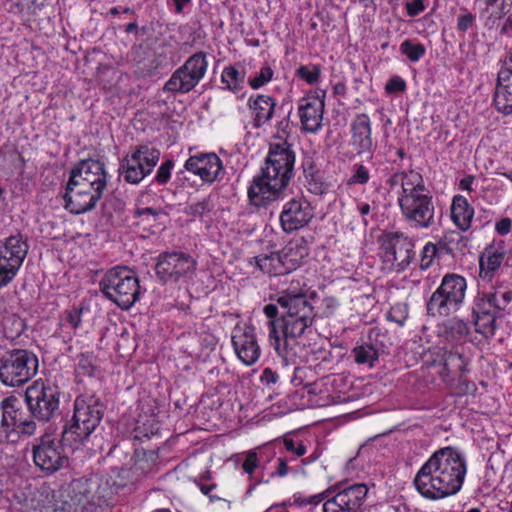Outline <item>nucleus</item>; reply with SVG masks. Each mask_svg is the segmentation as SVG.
Listing matches in <instances>:
<instances>
[{"instance_id":"nucleus-58","label":"nucleus","mask_w":512,"mask_h":512,"mask_svg":"<svg viewBox=\"0 0 512 512\" xmlns=\"http://www.w3.org/2000/svg\"><path fill=\"white\" fill-rule=\"evenodd\" d=\"M512 221L510 218H502L496 224V231L499 235H506L510 232Z\"/></svg>"},{"instance_id":"nucleus-13","label":"nucleus","mask_w":512,"mask_h":512,"mask_svg":"<svg viewBox=\"0 0 512 512\" xmlns=\"http://www.w3.org/2000/svg\"><path fill=\"white\" fill-rule=\"evenodd\" d=\"M196 261L184 252H163L155 265L156 276L162 283L178 282L196 270Z\"/></svg>"},{"instance_id":"nucleus-38","label":"nucleus","mask_w":512,"mask_h":512,"mask_svg":"<svg viewBox=\"0 0 512 512\" xmlns=\"http://www.w3.org/2000/svg\"><path fill=\"white\" fill-rule=\"evenodd\" d=\"M487 9L495 7L496 10L491 13L488 20H499L508 14L512 9V0H486Z\"/></svg>"},{"instance_id":"nucleus-16","label":"nucleus","mask_w":512,"mask_h":512,"mask_svg":"<svg viewBox=\"0 0 512 512\" xmlns=\"http://www.w3.org/2000/svg\"><path fill=\"white\" fill-rule=\"evenodd\" d=\"M94 187L69 180L64 195L65 208L76 215L93 210L104 193Z\"/></svg>"},{"instance_id":"nucleus-29","label":"nucleus","mask_w":512,"mask_h":512,"mask_svg":"<svg viewBox=\"0 0 512 512\" xmlns=\"http://www.w3.org/2000/svg\"><path fill=\"white\" fill-rule=\"evenodd\" d=\"M249 107L255 113V121L257 125L268 122L274 113L275 101L267 95H258L255 99H249Z\"/></svg>"},{"instance_id":"nucleus-25","label":"nucleus","mask_w":512,"mask_h":512,"mask_svg":"<svg viewBox=\"0 0 512 512\" xmlns=\"http://www.w3.org/2000/svg\"><path fill=\"white\" fill-rule=\"evenodd\" d=\"M371 121L367 114H357L351 123V144L358 154L371 153L374 147Z\"/></svg>"},{"instance_id":"nucleus-60","label":"nucleus","mask_w":512,"mask_h":512,"mask_svg":"<svg viewBox=\"0 0 512 512\" xmlns=\"http://www.w3.org/2000/svg\"><path fill=\"white\" fill-rule=\"evenodd\" d=\"M329 493H330V491L326 490L325 492H322V493H319V494H316V495H312V496L308 497L306 500H304L303 503L311 504V505H316V504L320 503L321 501H323L325 499L326 500L329 499L328 498Z\"/></svg>"},{"instance_id":"nucleus-32","label":"nucleus","mask_w":512,"mask_h":512,"mask_svg":"<svg viewBox=\"0 0 512 512\" xmlns=\"http://www.w3.org/2000/svg\"><path fill=\"white\" fill-rule=\"evenodd\" d=\"M504 253L495 251L493 248H488L481 255L479 260L480 277H491L492 274L500 267Z\"/></svg>"},{"instance_id":"nucleus-42","label":"nucleus","mask_w":512,"mask_h":512,"mask_svg":"<svg viewBox=\"0 0 512 512\" xmlns=\"http://www.w3.org/2000/svg\"><path fill=\"white\" fill-rule=\"evenodd\" d=\"M438 248L434 243H427L421 253V260H420V268L422 270L428 269L432 262L434 257L437 255Z\"/></svg>"},{"instance_id":"nucleus-57","label":"nucleus","mask_w":512,"mask_h":512,"mask_svg":"<svg viewBox=\"0 0 512 512\" xmlns=\"http://www.w3.org/2000/svg\"><path fill=\"white\" fill-rule=\"evenodd\" d=\"M195 482L198 484L201 492L204 495L208 496L211 502H214L217 500H222L221 497L211 494V491L216 488V484L207 485V484L200 483L199 481H195Z\"/></svg>"},{"instance_id":"nucleus-35","label":"nucleus","mask_w":512,"mask_h":512,"mask_svg":"<svg viewBox=\"0 0 512 512\" xmlns=\"http://www.w3.org/2000/svg\"><path fill=\"white\" fill-rule=\"evenodd\" d=\"M354 360L357 364H368L370 367L378 359V352L372 345H360L352 349Z\"/></svg>"},{"instance_id":"nucleus-56","label":"nucleus","mask_w":512,"mask_h":512,"mask_svg":"<svg viewBox=\"0 0 512 512\" xmlns=\"http://www.w3.org/2000/svg\"><path fill=\"white\" fill-rule=\"evenodd\" d=\"M278 380V374L271 368H265L260 376L262 384L271 385L275 384Z\"/></svg>"},{"instance_id":"nucleus-4","label":"nucleus","mask_w":512,"mask_h":512,"mask_svg":"<svg viewBox=\"0 0 512 512\" xmlns=\"http://www.w3.org/2000/svg\"><path fill=\"white\" fill-rule=\"evenodd\" d=\"M104 409L103 403L95 395L78 396L74 401L73 423L64 426L62 441L65 444L83 442L99 426Z\"/></svg>"},{"instance_id":"nucleus-19","label":"nucleus","mask_w":512,"mask_h":512,"mask_svg":"<svg viewBox=\"0 0 512 512\" xmlns=\"http://www.w3.org/2000/svg\"><path fill=\"white\" fill-rule=\"evenodd\" d=\"M70 181L95 186L96 190L105 191L107 188V173L104 163L99 160H82L70 173Z\"/></svg>"},{"instance_id":"nucleus-50","label":"nucleus","mask_w":512,"mask_h":512,"mask_svg":"<svg viewBox=\"0 0 512 512\" xmlns=\"http://www.w3.org/2000/svg\"><path fill=\"white\" fill-rule=\"evenodd\" d=\"M210 210L211 206L208 199H204L189 206V214L193 216H202Z\"/></svg>"},{"instance_id":"nucleus-2","label":"nucleus","mask_w":512,"mask_h":512,"mask_svg":"<svg viewBox=\"0 0 512 512\" xmlns=\"http://www.w3.org/2000/svg\"><path fill=\"white\" fill-rule=\"evenodd\" d=\"M466 465L462 456L451 447L436 451L414 478L417 491L431 500L456 494L462 487Z\"/></svg>"},{"instance_id":"nucleus-34","label":"nucleus","mask_w":512,"mask_h":512,"mask_svg":"<svg viewBox=\"0 0 512 512\" xmlns=\"http://www.w3.org/2000/svg\"><path fill=\"white\" fill-rule=\"evenodd\" d=\"M493 102L499 113L503 115L512 114V90L496 85Z\"/></svg>"},{"instance_id":"nucleus-7","label":"nucleus","mask_w":512,"mask_h":512,"mask_svg":"<svg viewBox=\"0 0 512 512\" xmlns=\"http://www.w3.org/2000/svg\"><path fill=\"white\" fill-rule=\"evenodd\" d=\"M466 289L467 282L463 276L447 273L426 303L427 314L447 317L454 313L464 302Z\"/></svg>"},{"instance_id":"nucleus-11","label":"nucleus","mask_w":512,"mask_h":512,"mask_svg":"<svg viewBox=\"0 0 512 512\" xmlns=\"http://www.w3.org/2000/svg\"><path fill=\"white\" fill-rule=\"evenodd\" d=\"M414 243L401 232L384 234L381 243V257L385 268L390 271L402 272L414 257Z\"/></svg>"},{"instance_id":"nucleus-24","label":"nucleus","mask_w":512,"mask_h":512,"mask_svg":"<svg viewBox=\"0 0 512 512\" xmlns=\"http://www.w3.org/2000/svg\"><path fill=\"white\" fill-rule=\"evenodd\" d=\"M232 344L238 358L245 365L254 364L260 356V347L257 344L254 330L246 328L243 331H238L232 336Z\"/></svg>"},{"instance_id":"nucleus-17","label":"nucleus","mask_w":512,"mask_h":512,"mask_svg":"<svg viewBox=\"0 0 512 512\" xmlns=\"http://www.w3.org/2000/svg\"><path fill=\"white\" fill-rule=\"evenodd\" d=\"M367 493L365 484L346 487L324 502L323 512H362Z\"/></svg>"},{"instance_id":"nucleus-9","label":"nucleus","mask_w":512,"mask_h":512,"mask_svg":"<svg viewBox=\"0 0 512 512\" xmlns=\"http://www.w3.org/2000/svg\"><path fill=\"white\" fill-rule=\"evenodd\" d=\"M401 212L411 227L427 229L435 225L432 195L423 181L406 195L398 197Z\"/></svg>"},{"instance_id":"nucleus-37","label":"nucleus","mask_w":512,"mask_h":512,"mask_svg":"<svg viewBox=\"0 0 512 512\" xmlns=\"http://www.w3.org/2000/svg\"><path fill=\"white\" fill-rule=\"evenodd\" d=\"M244 80V73L234 66H226L221 73V82L226 89L235 91Z\"/></svg>"},{"instance_id":"nucleus-1","label":"nucleus","mask_w":512,"mask_h":512,"mask_svg":"<svg viewBox=\"0 0 512 512\" xmlns=\"http://www.w3.org/2000/svg\"><path fill=\"white\" fill-rule=\"evenodd\" d=\"M277 303L284 310L278 318V307L267 304L263 308L264 314L269 318V341L276 352L281 355L287 348L290 340L302 336L314 322L315 312L305 294L301 291L287 290L277 298Z\"/></svg>"},{"instance_id":"nucleus-31","label":"nucleus","mask_w":512,"mask_h":512,"mask_svg":"<svg viewBox=\"0 0 512 512\" xmlns=\"http://www.w3.org/2000/svg\"><path fill=\"white\" fill-rule=\"evenodd\" d=\"M280 252L290 272L296 270L308 255L307 248L299 242H289Z\"/></svg>"},{"instance_id":"nucleus-30","label":"nucleus","mask_w":512,"mask_h":512,"mask_svg":"<svg viewBox=\"0 0 512 512\" xmlns=\"http://www.w3.org/2000/svg\"><path fill=\"white\" fill-rule=\"evenodd\" d=\"M440 357V361L443 366V370L440 374L443 377L458 375L464 371L466 361L460 353L456 351L443 350Z\"/></svg>"},{"instance_id":"nucleus-3","label":"nucleus","mask_w":512,"mask_h":512,"mask_svg":"<svg viewBox=\"0 0 512 512\" xmlns=\"http://www.w3.org/2000/svg\"><path fill=\"white\" fill-rule=\"evenodd\" d=\"M295 163V153L286 141L272 143L261 173L254 177L248 188L252 204L263 206L276 199L289 183Z\"/></svg>"},{"instance_id":"nucleus-62","label":"nucleus","mask_w":512,"mask_h":512,"mask_svg":"<svg viewBox=\"0 0 512 512\" xmlns=\"http://www.w3.org/2000/svg\"><path fill=\"white\" fill-rule=\"evenodd\" d=\"M184 64H206V56L202 52L195 53Z\"/></svg>"},{"instance_id":"nucleus-63","label":"nucleus","mask_w":512,"mask_h":512,"mask_svg":"<svg viewBox=\"0 0 512 512\" xmlns=\"http://www.w3.org/2000/svg\"><path fill=\"white\" fill-rule=\"evenodd\" d=\"M474 179H475V178H474V176H472V175H468V176L464 177V178L460 181V184H459L460 188H461L462 190H467V191H469V192H472V191H473V189H472V184H473V182H474Z\"/></svg>"},{"instance_id":"nucleus-36","label":"nucleus","mask_w":512,"mask_h":512,"mask_svg":"<svg viewBox=\"0 0 512 512\" xmlns=\"http://www.w3.org/2000/svg\"><path fill=\"white\" fill-rule=\"evenodd\" d=\"M121 488L112 477L101 478L96 490V496L99 500L108 501L116 495Z\"/></svg>"},{"instance_id":"nucleus-45","label":"nucleus","mask_w":512,"mask_h":512,"mask_svg":"<svg viewBox=\"0 0 512 512\" xmlns=\"http://www.w3.org/2000/svg\"><path fill=\"white\" fill-rule=\"evenodd\" d=\"M369 171L362 165L355 166V172L348 181V184H366L369 181Z\"/></svg>"},{"instance_id":"nucleus-43","label":"nucleus","mask_w":512,"mask_h":512,"mask_svg":"<svg viewBox=\"0 0 512 512\" xmlns=\"http://www.w3.org/2000/svg\"><path fill=\"white\" fill-rule=\"evenodd\" d=\"M273 71L269 66H264L260 72L253 78L249 79V84L252 88L258 89L271 80Z\"/></svg>"},{"instance_id":"nucleus-64","label":"nucleus","mask_w":512,"mask_h":512,"mask_svg":"<svg viewBox=\"0 0 512 512\" xmlns=\"http://www.w3.org/2000/svg\"><path fill=\"white\" fill-rule=\"evenodd\" d=\"M511 32H512V16H509L505 20V22H504V24H503V26L501 28V33L502 34H509Z\"/></svg>"},{"instance_id":"nucleus-44","label":"nucleus","mask_w":512,"mask_h":512,"mask_svg":"<svg viewBox=\"0 0 512 512\" xmlns=\"http://www.w3.org/2000/svg\"><path fill=\"white\" fill-rule=\"evenodd\" d=\"M173 165L174 163L172 160H166L164 163L161 164L155 176V181L158 184L163 185L169 181Z\"/></svg>"},{"instance_id":"nucleus-41","label":"nucleus","mask_w":512,"mask_h":512,"mask_svg":"<svg viewBox=\"0 0 512 512\" xmlns=\"http://www.w3.org/2000/svg\"><path fill=\"white\" fill-rule=\"evenodd\" d=\"M319 73L318 66H299L296 71V75L308 84L316 83L319 79Z\"/></svg>"},{"instance_id":"nucleus-53","label":"nucleus","mask_w":512,"mask_h":512,"mask_svg":"<svg viewBox=\"0 0 512 512\" xmlns=\"http://www.w3.org/2000/svg\"><path fill=\"white\" fill-rule=\"evenodd\" d=\"M285 448L297 456H303L306 453V447L303 443H299L297 446L293 439L285 438L284 439Z\"/></svg>"},{"instance_id":"nucleus-49","label":"nucleus","mask_w":512,"mask_h":512,"mask_svg":"<svg viewBox=\"0 0 512 512\" xmlns=\"http://www.w3.org/2000/svg\"><path fill=\"white\" fill-rule=\"evenodd\" d=\"M497 85L512 90V69L504 67L498 72Z\"/></svg>"},{"instance_id":"nucleus-15","label":"nucleus","mask_w":512,"mask_h":512,"mask_svg":"<svg viewBox=\"0 0 512 512\" xmlns=\"http://www.w3.org/2000/svg\"><path fill=\"white\" fill-rule=\"evenodd\" d=\"M1 425L11 431L24 435H33L36 431L35 417L26 411L21 401L15 396H9L2 400Z\"/></svg>"},{"instance_id":"nucleus-22","label":"nucleus","mask_w":512,"mask_h":512,"mask_svg":"<svg viewBox=\"0 0 512 512\" xmlns=\"http://www.w3.org/2000/svg\"><path fill=\"white\" fill-rule=\"evenodd\" d=\"M298 112L303 130L315 133L322 125L324 101L316 96L304 97L299 101Z\"/></svg>"},{"instance_id":"nucleus-40","label":"nucleus","mask_w":512,"mask_h":512,"mask_svg":"<svg viewBox=\"0 0 512 512\" xmlns=\"http://www.w3.org/2000/svg\"><path fill=\"white\" fill-rule=\"evenodd\" d=\"M401 51L410 61L416 62L425 54V47L420 43L406 40L401 44Z\"/></svg>"},{"instance_id":"nucleus-33","label":"nucleus","mask_w":512,"mask_h":512,"mask_svg":"<svg viewBox=\"0 0 512 512\" xmlns=\"http://www.w3.org/2000/svg\"><path fill=\"white\" fill-rule=\"evenodd\" d=\"M423 181L422 176L414 171L395 173L392 175L388 183L391 186L400 185L402 193L400 195L408 194L412 189H415Z\"/></svg>"},{"instance_id":"nucleus-51","label":"nucleus","mask_w":512,"mask_h":512,"mask_svg":"<svg viewBox=\"0 0 512 512\" xmlns=\"http://www.w3.org/2000/svg\"><path fill=\"white\" fill-rule=\"evenodd\" d=\"M76 371L80 376L92 377L96 375L98 369L95 366H93L88 360L81 359L78 363Z\"/></svg>"},{"instance_id":"nucleus-21","label":"nucleus","mask_w":512,"mask_h":512,"mask_svg":"<svg viewBox=\"0 0 512 512\" xmlns=\"http://www.w3.org/2000/svg\"><path fill=\"white\" fill-rule=\"evenodd\" d=\"M28 252L21 235H13L0 244V263L13 273L18 272Z\"/></svg>"},{"instance_id":"nucleus-27","label":"nucleus","mask_w":512,"mask_h":512,"mask_svg":"<svg viewBox=\"0 0 512 512\" xmlns=\"http://www.w3.org/2000/svg\"><path fill=\"white\" fill-rule=\"evenodd\" d=\"M473 215L474 209L467 199L456 195L451 205V217L456 226L462 231H467L471 227Z\"/></svg>"},{"instance_id":"nucleus-47","label":"nucleus","mask_w":512,"mask_h":512,"mask_svg":"<svg viewBox=\"0 0 512 512\" xmlns=\"http://www.w3.org/2000/svg\"><path fill=\"white\" fill-rule=\"evenodd\" d=\"M476 21V16L472 13L460 14L457 17V30L460 32H466L471 29Z\"/></svg>"},{"instance_id":"nucleus-54","label":"nucleus","mask_w":512,"mask_h":512,"mask_svg":"<svg viewBox=\"0 0 512 512\" xmlns=\"http://www.w3.org/2000/svg\"><path fill=\"white\" fill-rule=\"evenodd\" d=\"M81 314H82V309H78V308H74L68 312L66 319H67V322L71 325V327L73 329H76L80 326L81 321H82Z\"/></svg>"},{"instance_id":"nucleus-12","label":"nucleus","mask_w":512,"mask_h":512,"mask_svg":"<svg viewBox=\"0 0 512 512\" xmlns=\"http://www.w3.org/2000/svg\"><path fill=\"white\" fill-rule=\"evenodd\" d=\"M159 158L160 151L158 149L140 145L130 156L123 159L119 172L126 182L137 184L151 173Z\"/></svg>"},{"instance_id":"nucleus-55","label":"nucleus","mask_w":512,"mask_h":512,"mask_svg":"<svg viewBox=\"0 0 512 512\" xmlns=\"http://www.w3.org/2000/svg\"><path fill=\"white\" fill-rule=\"evenodd\" d=\"M444 241L448 244H451L452 242L456 241V249H460L462 247L466 246V241L464 237L455 231H452L444 236Z\"/></svg>"},{"instance_id":"nucleus-59","label":"nucleus","mask_w":512,"mask_h":512,"mask_svg":"<svg viewBox=\"0 0 512 512\" xmlns=\"http://www.w3.org/2000/svg\"><path fill=\"white\" fill-rule=\"evenodd\" d=\"M277 462H278V465H277L276 471L274 472L273 475H277L279 477L286 476L289 472L287 460L285 458L280 457L277 459Z\"/></svg>"},{"instance_id":"nucleus-39","label":"nucleus","mask_w":512,"mask_h":512,"mask_svg":"<svg viewBox=\"0 0 512 512\" xmlns=\"http://www.w3.org/2000/svg\"><path fill=\"white\" fill-rule=\"evenodd\" d=\"M446 332L449 333L453 338H461L469 334L470 328L467 322L458 319H450L446 325Z\"/></svg>"},{"instance_id":"nucleus-52","label":"nucleus","mask_w":512,"mask_h":512,"mask_svg":"<svg viewBox=\"0 0 512 512\" xmlns=\"http://www.w3.org/2000/svg\"><path fill=\"white\" fill-rule=\"evenodd\" d=\"M405 6L410 17H415L425 10L424 0L407 1Z\"/></svg>"},{"instance_id":"nucleus-48","label":"nucleus","mask_w":512,"mask_h":512,"mask_svg":"<svg viewBox=\"0 0 512 512\" xmlns=\"http://www.w3.org/2000/svg\"><path fill=\"white\" fill-rule=\"evenodd\" d=\"M258 456L254 450H250L246 453V458L242 463V469L245 473L252 475L258 467Z\"/></svg>"},{"instance_id":"nucleus-10","label":"nucleus","mask_w":512,"mask_h":512,"mask_svg":"<svg viewBox=\"0 0 512 512\" xmlns=\"http://www.w3.org/2000/svg\"><path fill=\"white\" fill-rule=\"evenodd\" d=\"M25 403L28 411L41 422H49L59 414L60 389L48 381L37 380L27 387Z\"/></svg>"},{"instance_id":"nucleus-14","label":"nucleus","mask_w":512,"mask_h":512,"mask_svg":"<svg viewBox=\"0 0 512 512\" xmlns=\"http://www.w3.org/2000/svg\"><path fill=\"white\" fill-rule=\"evenodd\" d=\"M66 445L62 439L56 441L55 438L44 434L37 445L33 447V460L37 467L42 471L52 474L68 463V458L64 454L62 444Z\"/></svg>"},{"instance_id":"nucleus-46","label":"nucleus","mask_w":512,"mask_h":512,"mask_svg":"<svg viewBox=\"0 0 512 512\" xmlns=\"http://www.w3.org/2000/svg\"><path fill=\"white\" fill-rule=\"evenodd\" d=\"M385 90L389 94L404 92L406 90V82L400 76L395 75L388 80Z\"/></svg>"},{"instance_id":"nucleus-28","label":"nucleus","mask_w":512,"mask_h":512,"mask_svg":"<svg viewBox=\"0 0 512 512\" xmlns=\"http://www.w3.org/2000/svg\"><path fill=\"white\" fill-rule=\"evenodd\" d=\"M256 266L264 273L271 276H280L290 273L281 252L270 255H259L254 258Z\"/></svg>"},{"instance_id":"nucleus-6","label":"nucleus","mask_w":512,"mask_h":512,"mask_svg":"<svg viewBox=\"0 0 512 512\" xmlns=\"http://www.w3.org/2000/svg\"><path fill=\"white\" fill-rule=\"evenodd\" d=\"M99 288L107 299L124 310L131 308L140 294L138 278L122 266L109 269L100 280Z\"/></svg>"},{"instance_id":"nucleus-8","label":"nucleus","mask_w":512,"mask_h":512,"mask_svg":"<svg viewBox=\"0 0 512 512\" xmlns=\"http://www.w3.org/2000/svg\"><path fill=\"white\" fill-rule=\"evenodd\" d=\"M39 367L38 357L27 349H12L0 357V381L11 387L31 380Z\"/></svg>"},{"instance_id":"nucleus-23","label":"nucleus","mask_w":512,"mask_h":512,"mask_svg":"<svg viewBox=\"0 0 512 512\" xmlns=\"http://www.w3.org/2000/svg\"><path fill=\"white\" fill-rule=\"evenodd\" d=\"M206 66H180L170 80L165 84L164 90L170 92H189L203 77Z\"/></svg>"},{"instance_id":"nucleus-26","label":"nucleus","mask_w":512,"mask_h":512,"mask_svg":"<svg viewBox=\"0 0 512 512\" xmlns=\"http://www.w3.org/2000/svg\"><path fill=\"white\" fill-rule=\"evenodd\" d=\"M67 497L62 507L65 512H96L98 506L88 499L86 484L81 481L73 482L67 489Z\"/></svg>"},{"instance_id":"nucleus-20","label":"nucleus","mask_w":512,"mask_h":512,"mask_svg":"<svg viewBox=\"0 0 512 512\" xmlns=\"http://www.w3.org/2000/svg\"><path fill=\"white\" fill-rule=\"evenodd\" d=\"M184 167L188 172L199 176L205 183H213L220 179L223 171L222 161L215 153H199L190 156Z\"/></svg>"},{"instance_id":"nucleus-18","label":"nucleus","mask_w":512,"mask_h":512,"mask_svg":"<svg viewBox=\"0 0 512 512\" xmlns=\"http://www.w3.org/2000/svg\"><path fill=\"white\" fill-rule=\"evenodd\" d=\"M314 214L310 203L302 198L291 199L280 214V223L287 233L299 230L312 220Z\"/></svg>"},{"instance_id":"nucleus-5","label":"nucleus","mask_w":512,"mask_h":512,"mask_svg":"<svg viewBox=\"0 0 512 512\" xmlns=\"http://www.w3.org/2000/svg\"><path fill=\"white\" fill-rule=\"evenodd\" d=\"M511 301V290L494 289L478 292L472 307L475 332L485 338L493 337L497 330L496 321L504 316L506 307Z\"/></svg>"},{"instance_id":"nucleus-61","label":"nucleus","mask_w":512,"mask_h":512,"mask_svg":"<svg viewBox=\"0 0 512 512\" xmlns=\"http://www.w3.org/2000/svg\"><path fill=\"white\" fill-rule=\"evenodd\" d=\"M174 4V12L176 14H183L187 8L191 6L192 0H172Z\"/></svg>"}]
</instances>
